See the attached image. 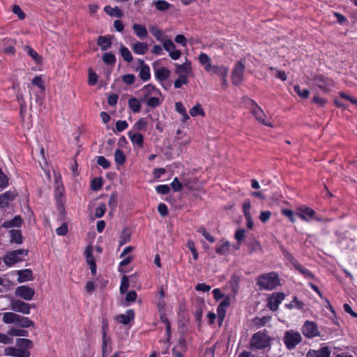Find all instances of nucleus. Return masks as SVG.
<instances>
[{
	"instance_id": "1",
	"label": "nucleus",
	"mask_w": 357,
	"mask_h": 357,
	"mask_svg": "<svg viewBox=\"0 0 357 357\" xmlns=\"http://www.w3.org/2000/svg\"><path fill=\"white\" fill-rule=\"evenodd\" d=\"M257 284L261 289L272 290L280 284V279L277 273L271 272L260 275L257 278Z\"/></svg>"
},
{
	"instance_id": "2",
	"label": "nucleus",
	"mask_w": 357,
	"mask_h": 357,
	"mask_svg": "<svg viewBox=\"0 0 357 357\" xmlns=\"http://www.w3.org/2000/svg\"><path fill=\"white\" fill-rule=\"evenodd\" d=\"M270 339L268 335L263 332H257L255 333L250 340V349L252 350H258L266 348L269 345Z\"/></svg>"
},
{
	"instance_id": "3",
	"label": "nucleus",
	"mask_w": 357,
	"mask_h": 357,
	"mask_svg": "<svg viewBox=\"0 0 357 357\" xmlns=\"http://www.w3.org/2000/svg\"><path fill=\"white\" fill-rule=\"evenodd\" d=\"M28 251L24 249L8 252L3 257V262L8 266H11L15 264L22 261L23 257L26 256Z\"/></svg>"
},
{
	"instance_id": "4",
	"label": "nucleus",
	"mask_w": 357,
	"mask_h": 357,
	"mask_svg": "<svg viewBox=\"0 0 357 357\" xmlns=\"http://www.w3.org/2000/svg\"><path fill=\"white\" fill-rule=\"evenodd\" d=\"M302 340V337L298 332L287 331L284 335V342L289 349H292Z\"/></svg>"
},
{
	"instance_id": "5",
	"label": "nucleus",
	"mask_w": 357,
	"mask_h": 357,
	"mask_svg": "<svg viewBox=\"0 0 357 357\" xmlns=\"http://www.w3.org/2000/svg\"><path fill=\"white\" fill-rule=\"evenodd\" d=\"M245 68V59H241L235 64L231 73L233 84L238 85L243 82Z\"/></svg>"
},
{
	"instance_id": "6",
	"label": "nucleus",
	"mask_w": 357,
	"mask_h": 357,
	"mask_svg": "<svg viewBox=\"0 0 357 357\" xmlns=\"http://www.w3.org/2000/svg\"><path fill=\"white\" fill-rule=\"evenodd\" d=\"M250 111L256 120L259 123L268 127L273 126L271 123L266 121V115L261 108L252 100H250Z\"/></svg>"
},
{
	"instance_id": "7",
	"label": "nucleus",
	"mask_w": 357,
	"mask_h": 357,
	"mask_svg": "<svg viewBox=\"0 0 357 357\" xmlns=\"http://www.w3.org/2000/svg\"><path fill=\"white\" fill-rule=\"evenodd\" d=\"M302 333L304 336L312 338L319 335V330L317 324L313 321H306L302 327Z\"/></svg>"
},
{
	"instance_id": "8",
	"label": "nucleus",
	"mask_w": 357,
	"mask_h": 357,
	"mask_svg": "<svg viewBox=\"0 0 357 357\" xmlns=\"http://www.w3.org/2000/svg\"><path fill=\"white\" fill-rule=\"evenodd\" d=\"M10 308L14 312L29 314L30 313L31 305L20 300L12 299L10 301Z\"/></svg>"
},
{
	"instance_id": "9",
	"label": "nucleus",
	"mask_w": 357,
	"mask_h": 357,
	"mask_svg": "<svg viewBox=\"0 0 357 357\" xmlns=\"http://www.w3.org/2000/svg\"><path fill=\"white\" fill-rule=\"evenodd\" d=\"M315 211L307 206H300L296 208V215L303 220L309 222L312 219H315Z\"/></svg>"
},
{
	"instance_id": "10",
	"label": "nucleus",
	"mask_w": 357,
	"mask_h": 357,
	"mask_svg": "<svg viewBox=\"0 0 357 357\" xmlns=\"http://www.w3.org/2000/svg\"><path fill=\"white\" fill-rule=\"evenodd\" d=\"M15 293L26 301H31L35 294V291L29 286L22 285L17 287Z\"/></svg>"
},
{
	"instance_id": "11",
	"label": "nucleus",
	"mask_w": 357,
	"mask_h": 357,
	"mask_svg": "<svg viewBox=\"0 0 357 357\" xmlns=\"http://www.w3.org/2000/svg\"><path fill=\"white\" fill-rule=\"evenodd\" d=\"M162 45L164 49L169 53L172 59L176 60L180 58L181 52L176 49L172 40L170 39L165 40L163 41Z\"/></svg>"
},
{
	"instance_id": "12",
	"label": "nucleus",
	"mask_w": 357,
	"mask_h": 357,
	"mask_svg": "<svg viewBox=\"0 0 357 357\" xmlns=\"http://www.w3.org/2000/svg\"><path fill=\"white\" fill-rule=\"evenodd\" d=\"M314 81L316 82V85L325 93H328L330 91V88L333 86L332 80L321 75L316 76Z\"/></svg>"
},
{
	"instance_id": "13",
	"label": "nucleus",
	"mask_w": 357,
	"mask_h": 357,
	"mask_svg": "<svg viewBox=\"0 0 357 357\" xmlns=\"http://www.w3.org/2000/svg\"><path fill=\"white\" fill-rule=\"evenodd\" d=\"M284 298L285 294L283 293L273 294L268 299V306L271 310L275 311Z\"/></svg>"
},
{
	"instance_id": "14",
	"label": "nucleus",
	"mask_w": 357,
	"mask_h": 357,
	"mask_svg": "<svg viewBox=\"0 0 357 357\" xmlns=\"http://www.w3.org/2000/svg\"><path fill=\"white\" fill-rule=\"evenodd\" d=\"M139 93L141 96V101L142 102L145 101L149 96H156L160 93V91L152 84H147L144 86L140 90Z\"/></svg>"
},
{
	"instance_id": "15",
	"label": "nucleus",
	"mask_w": 357,
	"mask_h": 357,
	"mask_svg": "<svg viewBox=\"0 0 357 357\" xmlns=\"http://www.w3.org/2000/svg\"><path fill=\"white\" fill-rule=\"evenodd\" d=\"M4 355L15 357H29L30 352L28 350L20 349L15 347H7L4 349Z\"/></svg>"
},
{
	"instance_id": "16",
	"label": "nucleus",
	"mask_w": 357,
	"mask_h": 357,
	"mask_svg": "<svg viewBox=\"0 0 357 357\" xmlns=\"http://www.w3.org/2000/svg\"><path fill=\"white\" fill-rule=\"evenodd\" d=\"M192 73L191 63L186 61L183 64H176L174 73L177 75H188Z\"/></svg>"
},
{
	"instance_id": "17",
	"label": "nucleus",
	"mask_w": 357,
	"mask_h": 357,
	"mask_svg": "<svg viewBox=\"0 0 357 357\" xmlns=\"http://www.w3.org/2000/svg\"><path fill=\"white\" fill-rule=\"evenodd\" d=\"M155 77L160 82L166 80L170 75V71L169 69L165 67L156 68V62L153 64Z\"/></svg>"
},
{
	"instance_id": "18",
	"label": "nucleus",
	"mask_w": 357,
	"mask_h": 357,
	"mask_svg": "<svg viewBox=\"0 0 357 357\" xmlns=\"http://www.w3.org/2000/svg\"><path fill=\"white\" fill-rule=\"evenodd\" d=\"M186 351V345L184 339L178 340L176 344L172 349V355L174 357H183Z\"/></svg>"
},
{
	"instance_id": "19",
	"label": "nucleus",
	"mask_w": 357,
	"mask_h": 357,
	"mask_svg": "<svg viewBox=\"0 0 357 357\" xmlns=\"http://www.w3.org/2000/svg\"><path fill=\"white\" fill-rule=\"evenodd\" d=\"M331 350L328 347H323L318 350H310L307 357H330Z\"/></svg>"
},
{
	"instance_id": "20",
	"label": "nucleus",
	"mask_w": 357,
	"mask_h": 357,
	"mask_svg": "<svg viewBox=\"0 0 357 357\" xmlns=\"http://www.w3.org/2000/svg\"><path fill=\"white\" fill-rule=\"evenodd\" d=\"M16 196V194L11 191H6L3 194L0 195V207L4 208L7 206L10 202H11L15 197Z\"/></svg>"
},
{
	"instance_id": "21",
	"label": "nucleus",
	"mask_w": 357,
	"mask_h": 357,
	"mask_svg": "<svg viewBox=\"0 0 357 357\" xmlns=\"http://www.w3.org/2000/svg\"><path fill=\"white\" fill-rule=\"evenodd\" d=\"M132 50L137 54H145L149 50L146 43L137 42L132 45Z\"/></svg>"
},
{
	"instance_id": "22",
	"label": "nucleus",
	"mask_w": 357,
	"mask_h": 357,
	"mask_svg": "<svg viewBox=\"0 0 357 357\" xmlns=\"http://www.w3.org/2000/svg\"><path fill=\"white\" fill-rule=\"evenodd\" d=\"M135 313L132 310H127L126 314H119L116 317V320L123 324H128L134 319Z\"/></svg>"
},
{
	"instance_id": "23",
	"label": "nucleus",
	"mask_w": 357,
	"mask_h": 357,
	"mask_svg": "<svg viewBox=\"0 0 357 357\" xmlns=\"http://www.w3.org/2000/svg\"><path fill=\"white\" fill-rule=\"evenodd\" d=\"M19 282H24L26 281H31L33 278L32 271L30 269L20 270L17 271Z\"/></svg>"
},
{
	"instance_id": "24",
	"label": "nucleus",
	"mask_w": 357,
	"mask_h": 357,
	"mask_svg": "<svg viewBox=\"0 0 357 357\" xmlns=\"http://www.w3.org/2000/svg\"><path fill=\"white\" fill-rule=\"evenodd\" d=\"M128 137L133 144H136L140 147L142 146L144 142V137L142 135L136 131L130 130L128 132Z\"/></svg>"
},
{
	"instance_id": "25",
	"label": "nucleus",
	"mask_w": 357,
	"mask_h": 357,
	"mask_svg": "<svg viewBox=\"0 0 357 357\" xmlns=\"http://www.w3.org/2000/svg\"><path fill=\"white\" fill-rule=\"evenodd\" d=\"M229 248H230L229 242L228 241L223 239L220 241V243H218L217 245L216 248H215V252L218 255H225L229 252Z\"/></svg>"
},
{
	"instance_id": "26",
	"label": "nucleus",
	"mask_w": 357,
	"mask_h": 357,
	"mask_svg": "<svg viewBox=\"0 0 357 357\" xmlns=\"http://www.w3.org/2000/svg\"><path fill=\"white\" fill-rule=\"evenodd\" d=\"M132 29L135 33L140 38H145L148 36V31L145 26L140 24H134Z\"/></svg>"
},
{
	"instance_id": "27",
	"label": "nucleus",
	"mask_w": 357,
	"mask_h": 357,
	"mask_svg": "<svg viewBox=\"0 0 357 357\" xmlns=\"http://www.w3.org/2000/svg\"><path fill=\"white\" fill-rule=\"evenodd\" d=\"M17 319H19V314L8 312H4L3 314L2 321L5 324H16V322L17 321Z\"/></svg>"
},
{
	"instance_id": "28",
	"label": "nucleus",
	"mask_w": 357,
	"mask_h": 357,
	"mask_svg": "<svg viewBox=\"0 0 357 357\" xmlns=\"http://www.w3.org/2000/svg\"><path fill=\"white\" fill-rule=\"evenodd\" d=\"M97 44L100 47L102 51L108 50L112 45L110 37L99 36L97 40Z\"/></svg>"
},
{
	"instance_id": "29",
	"label": "nucleus",
	"mask_w": 357,
	"mask_h": 357,
	"mask_svg": "<svg viewBox=\"0 0 357 357\" xmlns=\"http://www.w3.org/2000/svg\"><path fill=\"white\" fill-rule=\"evenodd\" d=\"M139 76L140 79L144 82H147L151 78V70L149 66H144V67H139Z\"/></svg>"
},
{
	"instance_id": "30",
	"label": "nucleus",
	"mask_w": 357,
	"mask_h": 357,
	"mask_svg": "<svg viewBox=\"0 0 357 357\" xmlns=\"http://www.w3.org/2000/svg\"><path fill=\"white\" fill-rule=\"evenodd\" d=\"M104 10L110 16H115L119 18L123 16V12L118 7L112 8L107 6L105 7Z\"/></svg>"
},
{
	"instance_id": "31",
	"label": "nucleus",
	"mask_w": 357,
	"mask_h": 357,
	"mask_svg": "<svg viewBox=\"0 0 357 357\" xmlns=\"http://www.w3.org/2000/svg\"><path fill=\"white\" fill-rule=\"evenodd\" d=\"M16 344L20 349L28 350L33 347L32 342L29 339L20 338L17 340Z\"/></svg>"
},
{
	"instance_id": "32",
	"label": "nucleus",
	"mask_w": 357,
	"mask_h": 357,
	"mask_svg": "<svg viewBox=\"0 0 357 357\" xmlns=\"http://www.w3.org/2000/svg\"><path fill=\"white\" fill-rule=\"evenodd\" d=\"M12 243L21 244L22 243V235L20 230L11 229L9 231Z\"/></svg>"
},
{
	"instance_id": "33",
	"label": "nucleus",
	"mask_w": 357,
	"mask_h": 357,
	"mask_svg": "<svg viewBox=\"0 0 357 357\" xmlns=\"http://www.w3.org/2000/svg\"><path fill=\"white\" fill-rule=\"evenodd\" d=\"M33 322L29 318L20 315H19V319H17V321L16 322V325L22 328H28L33 326Z\"/></svg>"
},
{
	"instance_id": "34",
	"label": "nucleus",
	"mask_w": 357,
	"mask_h": 357,
	"mask_svg": "<svg viewBox=\"0 0 357 357\" xmlns=\"http://www.w3.org/2000/svg\"><path fill=\"white\" fill-rule=\"evenodd\" d=\"M153 4L155 6L156 9L160 11H166L171 7V4L164 0L154 1Z\"/></svg>"
},
{
	"instance_id": "35",
	"label": "nucleus",
	"mask_w": 357,
	"mask_h": 357,
	"mask_svg": "<svg viewBox=\"0 0 357 357\" xmlns=\"http://www.w3.org/2000/svg\"><path fill=\"white\" fill-rule=\"evenodd\" d=\"M120 53L125 61L131 62L132 61L133 57L128 47L121 45L120 48Z\"/></svg>"
},
{
	"instance_id": "36",
	"label": "nucleus",
	"mask_w": 357,
	"mask_h": 357,
	"mask_svg": "<svg viewBox=\"0 0 357 357\" xmlns=\"http://www.w3.org/2000/svg\"><path fill=\"white\" fill-rule=\"evenodd\" d=\"M24 51L27 52V54L38 63H40L42 61L41 56L38 55V54L31 47L25 46L24 47Z\"/></svg>"
},
{
	"instance_id": "37",
	"label": "nucleus",
	"mask_w": 357,
	"mask_h": 357,
	"mask_svg": "<svg viewBox=\"0 0 357 357\" xmlns=\"http://www.w3.org/2000/svg\"><path fill=\"white\" fill-rule=\"evenodd\" d=\"M268 70L271 74L274 75L282 81H285L287 79V75L284 71L278 70L273 67H268Z\"/></svg>"
},
{
	"instance_id": "38",
	"label": "nucleus",
	"mask_w": 357,
	"mask_h": 357,
	"mask_svg": "<svg viewBox=\"0 0 357 357\" xmlns=\"http://www.w3.org/2000/svg\"><path fill=\"white\" fill-rule=\"evenodd\" d=\"M128 105L130 109L134 112H139L141 109V104L135 98L129 99Z\"/></svg>"
},
{
	"instance_id": "39",
	"label": "nucleus",
	"mask_w": 357,
	"mask_h": 357,
	"mask_svg": "<svg viewBox=\"0 0 357 357\" xmlns=\"http://www.w3.org/2000/svg\"><path fill=\"white\" fill-rule=\"evenodd\" d=\"M212 72L220 77H224L227 75L228 68L223 66H213Z\"/></svg>"
},
{
	"instance_id": "40",
	"label": "nucleus",
	"mask_w": 357,
	"mask_h": 357,
	"mask_svg": "<svg viewBox=\"0 0 357 357\" xmlns=\"http://www.w3.org/2000/svg\"><path fill=\"white\" fill-rule=\"evenodd\" d=\"M114 159L117 165H123L126 161V156L120 149H116L114 153Z\"/></svg>"
},
{
	"instance_id": "41",
	"label": "nucleus",
	"mask_w": 357,
	"mask_h": 357,
	"mask_svg": "<svg viewBox=\"0 0 357 357\" xmlns=\"http://www.w3.org/2000/svg\"><path fill=\"white\" fill-rule=\"evenodd\" d=\"M190 114L192 116H196L197 115L204 116L205 113H204V111L203 110L201 105L197 104L196 105H195L194 107H192L191 108V109L190 110Z\"/></svg>"
},
{
	"instance_id": "42",
	"label": "nucleus",
	"mask_w": 357,
	"mask_h": 357,
	"mask_svg": "<svg viewBox=\"0 0 357 357\" xmlns=\"http://www.w3.org/2000/svg\"><path fill=\"white\" fill-rule=\"evenodd\" d=\"M151 33L159 41H162L163 33L155 26H149Z\"/></svg>"
},
{
	"instance_id": "43",
	"label": "nucleus",
	"mask_w": 357,
	"mask_h": 357,
	"mask_svg": "<svg viewBox=\"0 0 357 357\" xmlns=\"http://www.w3.org/2000/svg\"><path fill=\"white\" fill-rule=\"evenodd\" d=\"M102 60L105 64L113 65L116 62V57L112 53L107 52L103 54Z\"/></svg>"
},
{
	"instance_id": "44",
	"label": "nucleus",
	"mask_w": 357,
	"mask_h": 357,
	"mask_svg": "<svg viewBox=\"0 0 357 357\" xmlns=\"http://www.w3.org/2000/svg\"><path fill=\"white\" fill-rule=\"evenodd\" d=\"M178 77L177 79L174 82V87L176 89H179L182 86L183 84H187L188 83V77L185 75H178Z\"/></svg>"
},
{
	"instance_id": "45",
	"label": "nucleus",
	"mask_w": 357,
	"mask_h": 357,
	"mask_svg": "<svg viewBox=\"0 0 357 357\" xmlns=\"http://www.w3.org/2000/svg\"><path fill=\"white\" fill-rule=\"evenodd\" d=\"M147 126L146 121L144 118L139 119L134 125L135 131H144Z\"/></svg>"
},
{
	"instance_id": "46",
	"label": "nucleus",
	"mask_w": 357,
	"mask_h": 357,
	"mask_svg": "<svg viewBox=\"0 0 357 357\" xmlns=\"http://www.w3.org/2000/svg\"><path fill=\"white\" fill-rule=\"evenodd\" d=\"M84 255L86 257V261L88 264H91L95 262V259L93 255V248L91 246H88L84 252Z\"/></svg>"
},
{
	"instance_id": "47",
	"label": "nucleus",
	"mask_w": 357,
	"mask_h": 357,
	"mask_svg": "<svg viewBox=\"0 0 357 357\" xmlns=\"http://www.w3.org/2000/svg\"><path fill=\"white\" fill-rule=\"evenodd\" d=\"M8 334L10 336H27L28 331L12 328L8 331Z\"/></svg>"
},
{
	"instance_id": "48",
	"label": "nucleus",
	"mask_w": 357,
	"mask_h": 357,
	"mask_svg": "<svg viewBox=\"0 0 357 357\" xmlns=\"http://www.w3.org/2000/svg\"><path fill=\"white\" fill-rule=\"evenodd\" d=\"M294 90L301 98H306L310 94L309 90L305 89H301L298 85H295L294 86Z\"/></svg>"
},
{
	"instance_id": "49",
	"label": "nucleus",
	"mask_w": 357,
	"mask_h": 357,
	"mask_svg": "<svg viewBox=\"0 0 357 357\" xmlns=\"http://www.w3.org/2000/svg\"><path fill=\"white\" fill-rule=\"evenodd\" d=\"M197 232L200 233L207 241H208L211 243L215 242V238L211 236L204 227H199L197 229Z\"/></svg>"
},
{
	"instance_id": "50",
	"label": "nucleus",
	"mask_w": 357,
	"mask_h": 357,
	"mask_svg": "<svg viewBox=\"0 0 357 357\" xmlns=\"http://www.w3.org/2000/svg\"><path fill=\"white\" fill-rule=\"evenodd\" d=\"M130 241V234L127 231V229H124L119 239L120 245H123V244L129 242Z\"/></svg>"
},
{
	"instance_id": "51",
	"label": "nucleus",
	"mask_w": 357,
	"mask_h": 357,
	"mask_svg": "<svg viewBox=\"0 0 357 357\" xmlns=\"http://www.w3.org/2000/svg\"><path fill=\"white\" fill-rule=\"evenodd\" d=\"M129 287V280L126 275H123L121 278L120 292L124 294L127 291Z\"/></svg>"
},
{
	"instance_id": "52",
	"label": "nucleus",
	"mask_w": 357,
	"mask_h": 357,
	"mask_svg": "<svg viewBox=\"0 0 357 357\" xmlns=\"http://www.w3.org/2000/svg\"><path fill=\"white\" fill-rule=\"evenodd\" d=\"M226 314V307L219 305L217 308V317L219 320L220 324H221L225 319Z\"/></svg>"
},
{
	"instance_id": "53",
	"label": "nucleus",
	"mask_w": 357,
	"mask_h": 357,
	"mask_svg": "<svg viewBox=\"0 0 357 357\" xmlns=\"http://www.w3.org/2000/svg\"><path fill=\"white\" fill-rule=\"evenodd\" d=\"M271 319V317H263L261 318L256 317L254 319V323L259 327L264 326L266 324L268 321Z\"/></svg>"
},
{
	"instance_id": "54",
	"label": "nucleus",
	"mask_w": 357,
	"mask_h": 357,
	"mask_svg": "<svg viewBox=\"0 0 357 357\" xmlns=\"http://www.w3.org/2000/svg\"><path fill=\"white\" fill-rule=\"evenodd\" d=\"M147 105H149L151 107H155L158 106L160 103V101L158 98L157 97H151L147 98L145 100Z\"/></svg>"
},
{
	"instance_id": "55",
	"label": "nucleus",
	"mask_w": 357,
	"mask_h": 357,
	"mask_svg": "<svg viewBox=\"0 0 357 357\" xmlns=\"http://www.w3.org/2000/svg\"><path fill=\"white\" fill-rule=\"evenodd\" d=\"M32 84L39 87L41 90L44 91L45 89V86L44 84V82L41 77L40 76H36L32 79Z\"/></svg>"
},
{
	"instance_id": "56",
	"label": "nucleus",
	"mask_w": 357,
	"mask_h": 357,
	"mask_svg": "<svg viewBox=\"0 0 357 357\" xmlns=\"http://www.w3.org/2000/svg\"><path fill=\"white\" fill-rule=\"evenodd\" d=\"M98 80V76L95 72H93L91 69L89 70V84L91 86H93L96 84Z\"/></svg>"
},
{
	"instance_id": "57",
	"label": "nucleus",
	"mask_w": 357,
	"mask_h": 357,
	"mask_svg": "<svg viewBox=\"0 0 357 357\" xmlns=\"http://www.w3.org/2000/svg\"><path fill=\"white\" fill-rule=\"evenodd\" d=\"M188 248L192 252V257L194 260H197L198 259V252H197L195 243L192 241H189L187 243Z\"/></svg>"
},
{
	"instance_id": "58",
	"label": "nucleus",
	"mask_w": 357,
	"mask_h": 357,
	"mask_svg": "<svg viewBox=\"0 0 357 357\" xmlns=\"http://www.w3.org/2000/svg\"><path fill=\"white\" fill-rule=\"evenodd\" d=\"M97 162L105 169H108L110 166L109 162L104 156H98Z\"/></svg>"
},
{
	"instance_id": "59",
	"label": "nucleus",
	"mask_w": 357,
	"mask_h": 357,
	"mask_svg": "<svg viewBox=\"0 0 357 357\" xmlns=\"http://www.w3.org/2000/svg\"><path fill=\"white\" fill-rule=\"evenodd\" d=\"M122 81L126 84H132L135 81V76L133 74H127L122 76Z\"/></svg>"
},
{
	"instance_id": "60",
	"label": "nucleus",
	"mask_w": 357,
	"mask_h": 357,
	"mask_svg": "<svg viewBox=\"0 0 357 357\" xmlns=\"http://www.w3.org/2000/svg\"><path fill=\"white\" fill-rule=\"evenodd\" d=\"M171 186L174 191L175 192H179L182 190L183 185L181 183L178 181L177 177H175L173 180V181L171 183Z\"/></svg>"
},
{
	"instance_id": "61",
	"label": "nucleus",
	"mask_w": 357,
	"mask_h": 357,
	"mask_svg": "<svg viewBox=\"0 0 357 357\" xmlns=\"http://www.w3.org/2000/svg\"><path fill=\"white\" fill-rule=\"evenodd\" d=\"M13 12L17 15L18 17L20 20H24L26 17L25 13L21 9V8L18 5H14L13 7Z\"/></svg>"
},
{
	"instance_id": "62",
	"label": "nucleus",
	"mask_w": 357,
	"mask_h": 357,
	"mask_svg": "<svg viewBox=\"0 0 357 357\" xmlns=\"http://www.w3.org/2000/svg\"><path fill=\"white\" fill-rule=\"evenodd\" d=\"M296 268L298 271H299L306 278H312L313 275L312 273L307 270V268H304L301 264L296 265Z\"/></svg>"
},
{
	"instance_id": "63",
	"label": "nucleus",
	"mask_w": 357,
	"mask_h": 357,
	"mask_svg": "<svg viewBox=\"0 0 357 357\" xmlns=\"http://www.w3.org/2000/svg\"><path fill=\"white\" fill-rule=\"evenodd\" d=\"M128 127V124L126 121H118L116 123V129L118 132H122Z\"/></svg>"
},
{
	"instance_id": "64",
	"label": "nucleus",
	"mask_w": 357,
	"mask_h": 357,
	"mask_svg": "<svg viewBox=\"0 0 357 357\" xmlns=\"http://www.w3.org/2000/svg\"><path fill=\"white\" fill-rule=\"evenodd\" d=\"M156 191L161 195H167L170 191V188L167 185H160L156 187Z\"/></svg>"
}]
</instances>
